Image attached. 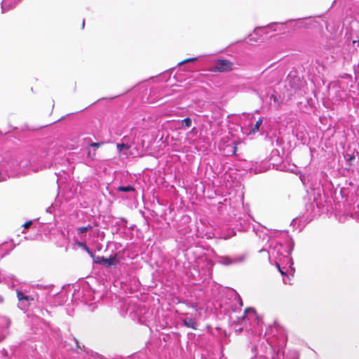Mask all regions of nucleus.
<instances>
[{
  "mask_svg": "<svg viewBox=\"0 0 359 359\" xmlns=\"http://www.w3.org/2000/svg\"><path fill=\"white\" fill-rule=\"evenodd\" d=\"M254 231H255V233L256 234L262 239L264 240L266 238H267L268 236H267V233H263L262 231H261L260 232L259 231V230L257 231L255 230V229L254 228Z\"/></svg>",
  "mask_w": 359,
  "mask_h": 359,
  "instance_id": "nucleus-20",
  "label": "nucleus"
},
{
  "mask_svg": "<svg viewBox=\"0 0 359 359\" xmlns=\"http://www.w3.org/2000/svg\"><path fill=\"white\" fill-rule=\"evenodd\" d=\"M233 63L229 60H218L214 66V69L218 72H226L232 69Z\"/></svg>",
  "mask_w": 359,
  "mask_h": 359,
  "instance_id": "nucleus-6",
  "label": "nucleus"
},
{
  "mask_svg": "<svg viewBox=\"0 0 359 359\" xmlns=\"http://www.w3.org/2000/svg\"><path fill=\"white\" fill-rule=\"evenodd\" d=\"M79 245L81 246H83V248L86 249V252H88V253H89L92 257H94V255H93V252L90 250L88 247L85 243H79Z\"/></svg>",
  "mask_w": 359,
  "mask_h": 359,
  "instance_id": "nucleus-23",
  "label": "nucleus"
},
{
  "mask_svg": "<svg viewBox=\"0 0 359 359\" xmlns=\"http://www.w3.org/2000/svg\"><path fill=\"white\" fill-rule=\"evenodd\" d=\"M52 209H53V205L47 208H46V212H48V213H52V212H53Z\"/></svg>",
  "mask_w": 359,
  "mask_h": 359,
  "instance_id": "nucleus-32",
  "label": "nucleus"
},
{
  "mask_svg": "<svg viewBox=\"0 0 359 359\" xmlns=\"http://www.w3.org/2000/svg\"><path fill=\"white\" fill-rule=\"evenodd\" d=\"M93 226L90 224L86 226H80L76 229L78 233H83L86 232L87 231L91 229Z\"/></svg>",
  "mask_w": 359,
  "mask_h": 359,
  "instance_id": "nucleus-16",
  "label": "nucleus"
},
{
  "mask_svg": "<svg viewBox=\"0 0 359 359\" xmlns=\"http://www.w3.org/2000/svg\"><path fill=\"white\" fill-rule=\"evenodd\" d=\"M265 170H266V169H262V168L258 169L257 168H255L254 172H255V173H259V172H264Z\"/></svg>",
  "mask_w": 359,
  "mask_h": 359,
  "instance_id": "nucleus-30",
  "label": "nucleus"
},
{
  "mask_svg": "<svg viewBox=\"0 0 359 359\" xmlns=\"http://www.w3.org/2000/svg\"><path fill=\"white\" fill-rule=\"evenodd\" d=\"M236 299L237 302L238 303L239 306L241 307L243 306V301H242L241 297L238 294H237Z\"/></svg>",
  "mask_w": 359,
  "mask_h": 359,
  "instance_id": "nucleus-24",
  "label": "nucleus"
},
{
  "mask_svg": "<svg viewBox=\"0 0 359 359\" xmlns=\"http://www.w3.org/2000/svg\"><path fill=\"white\" fill-rule=\"evenodd\" d=\"M276 267L278 268V271H280V273L282 274V275H285L286 274V272L283 271V269L281 268L280 265L281 264H285L286 265V262H278L277 260L276 262H274Z\"/></svg>",
  "mask_w": 359,
  "mask_h": 359,
  "instance_id": "nucleus-18",
  "label": "nucleus"
},
{
  "mask_svg": "<svg viewBox=\"0 0 359 359\" xmlns=\"http://www.w3.org/2000/svg\"><path fill=\"white\" fill-rule=\"evenodd\" d=\"M11 325V320L5 316L0 317V325L4 328H8Z\"/></svg>",
  "mask_w": 359,
  "mask_h": 359,
  "instance_id": "nucleus-15",
  "label": "nucleus"
},
{
  "mask_svg": "<svg viewBox=\"0 0 359 359\" xmlns=\"http://www.w3.org/2000/svg\"><path fill=\"white\" fill-rule=\"evenodd\" d=\"M248 313H252V314H255V310L253 308H252V307L246 308V309H245V312H244V314H243V318H245V316H246Z\"/></svg>",
  "mask_w": 359,
  "mask_h": 359,
  "instance_id": "nucleus-21",
  "label": "nucleus"
},
{
  "mask_svg": "<svg viewBox=\"0 0 359 359\" xmlns=\"http://www.w3.org/2000/svg\"><path fill=\"white\" fill-rule=\"evenodd\" d=\"M252 35H250V41H252Z\"/></svg>",
  "mask_w": 359,
  "mask_h": 359,
  "instance_id": "nucleus-37",
  "label": "nucleus"
},
{
  "mask_svg": "<svg viewBox=\"0 0 359 359\" xmlns=\"http://www.w3.org/2000/svg\"><path fill=\"white\" fill-rule=\"evenodd\" d=\"M262 122H263L262 118H259L256 121L255 124L253 126H252L249 133H252V134H255V133H257L259 130V126L262 125Z\"/></svg>",
  "mask_w": 359,
  "mask_h": 359,
  "instance_id": "nucleus-13",
  "label": "nucleus"
},
{
  "mask_svg": "<svg viewBox=\"0 0 359 359\" xmlns=\"http://www.w3.org/2000/svg\"><path fill=\"white\" fill-rule=\"evenodd\" d=\"M293 249V243L292 241H287L285 245L276 239L270 240L269 250L267 251L269 260L272 264V262L276 260L280 262H286L291 269L293 264V261L290 257L291 252ZM266 252V250L262 249L259 252Z\"/></svg>",
  "mask_w": 359,
  "mask_h": 359,
  "instance_id": "nucleus-1",
  "label": "nucleus"
},
{
  "mask_svg": "<svg viewBox=\"0 0 359 359\" xmlns=\"http://www.w3.org/2000/svg\"><path fill=\"white\" fill-rule=\"evenodd\" d=\"M274 25H276V23L271 24L270 27H271V26H273Z\"/></svg>",
  "mask_w": 359,
  "mask_h": 359,
  "instance_id": "nucleus-38",
  "label": "nucleus"
},
{
  "mask_svg": "<svg viewBox=\"0 0 359 359\" xmlns=\"http://www.w3.org/2000/svg\"><path fill=\"white\" fill-rule=\"evenodd\" d=\"M306 209V211L309 212V215L313 216L316 215L318 212V204L315 201L307 203Z\"/></svg>",
  "mask_w": 359,
  "mask_h": 359,
  "instance_id": "nucleus-9",
  "label": "nucleus"
},
{
  "mask_svg": "<svg viewBox=\"0 0 359 359\" xmlns=\"http://www.w3.org/2000/svg\"><path fill=\"white\" fill-rule=\"evenodd\" d=\"M237 150L236 144L234 141H231L229 144H228L226 147L224 149V152L225 155L230 156L236 154Z\"/></svg>",
  "mask_w": 359,
  "mask_h": 359,
  "instance_id": "nucleus-8",
  "label": "nucleus"
},
{
  "mask_svg": "<svg viewBox=\"0 0 359 359\" xmlns=\"http://www.w3.org/2000/svg\"><path fill=\"white\" fill-rule=\"evenodd\" d=\"M196 60H197V57L188 58V59H186V60H184L183 61L180 62L178 63V65L180 66V65H184V64L187 63V62L196 61Z\"/></svg>",
  "mask_w": 359,
  "mask_h": 359,
  "instance_id": "nucleus-22",
  "label": "nucleus"
},
{
  "mask_svg": "<svg viewBox=\"0 0 359 359\" xmlns=\"http://www.w3.org/2000/svg\"><path fill=\"white\" fill-rule=\"evenodd\" d=\"M5 278L4 275L0 271V282Z\"/></svg>",
  "mask_w": 359,
  "mask_h": 359,
  "instance_id": "nucleus-34",
  "label": "nucleus"
},
{
  "mask_svg": "<svg viewBox=\"0 0 359 359\" xmlns=\"http://www.w3.org/2000/svg\"><path fill=\"white\" fill-rule=\"evenodd\" d=\"M234 217H235V219L238 220L240 222V224H241V221L243 219L242 217L238 215L237 214L234 213Z\"/></svg>",
  "mask_w": 359,
  "mask_h": 359,
  "instance_id": "nucleus-27",
  "label": "nucleus"
},
{
  "mask_svg": "<svg viewBox=\"0 0 359 359\" xmlns=\"http://www.w3.org/2000/svg\"><path fill=\"white\" fill-rule=\"evenodd\" d=\"M266 29V27L257 28L255 29L254 32H255V34H258L259 32H261L264 29Z\"/></svg>",
  "mask_w": 359,
  "mask_h": 359,
  "instance_id": "nucleus-29",
  "label": "nucleus"
},
{
  "mask_svg": "<svg viewBox=\"0 0 359 359\" xmlns=\"http://www.w3.org/2000/svg\"><path fill=\"white\" fill-rule=\"evenodd\" d=\"M83 301L86 303L88 302H90L91 300L94 299L93 298H91V296L93 295V292L90 288H86L83 289Z\"/></svg>",
  "mask_w": 359,
  "mask_h": 359,
  "instance_id": "nucleus-11",
  "label": "nucleus"
},
{
  "mask_svg": "<svg viewBox=\"0 0 359 359\" xmlns=\"http://www.w3.org/2000/svg\"><path fill=\"white\" fill-rule=\"evenodd\" d=\"M351 217L354 219L358 223H359V214L358 213H354L351 215Z\"/></svg>",
  "mask_w": 359,
  "mask_h": 359,
  "instance_id": "nucleus-25",
  "label": "nucleus"
},
{
  "mask_svg": "<svg viewBox=\"0 0 359 359\" xmlns=\"http://www.w3.org/2000/svg\"><path fill=\"white\" fill-rule=\"evenodd\" d=\"M278 358H279V353H278V354H277V358H275V357H273V358H272V359H278Z\"/></svg>",
  "mask_w": 359,
  "mask_h": 359,
  "instance_id": "nucleus-35",
  "label": "nucleus"
},
{
  "mask_svg": "<svg viewBox=\"0 0 359 359\" xmlns=\"http://www.w3.org/2000/svg\"><path fill=\"white\" fill-rule=\"evenodd\" d=\"M116 147H117V150L118 152H121L123 149L128 150L130 148V147L128 144H124V143H121V144L118 143L116 144Z\"/></svg>",
  "mask_w": 359,
  "mask_h": 359,
  "instance_id": "nucleus-17",
  "label": "nucleus"
},
{
  "mask_svg": "<svg viewBox=\"0 0 359 359\" xmlns=\"http://www.w3.org/2000/svg\"><path fill=\"white\" fill-rule=\"evenodd\" d=\"M32 221H28L23 224V227L28 228L32 225Z\"/></svg>",
  "mask_w": 359,
  "mask_h": 359,
  "instance_id": "nucleus-28",
  "label": "nucleus"
},
{
  "mask_svg": "<svg viewBox=\"0 0 359 359\" xmlns=\"http://www.w3.org/2000/svg\"><path fill=\"white\" fill-rule=\"evenodd\" d=\"M245 259L244 255H234L231 256H219L217 257L219 264L224 266L237 264L243 262Z\"/></svg>",
  "mask_w": 359,
  "mask_h": 359,
  "instance_id": "nucleus-4",
  "label": "nucleus"
},
{
  "mask_svg": "<svg viewBox=\"0 0 359 359\" xmlns=\"http://www.w3.org/2000/svg\"><path fill=\"white\" fill-rule=\"evenodd\" d=\"M270 164L273 165V168L276 167V170H279L281 171H289L291 172H294L296 170V167L293 165L292 168H287L284 163H280L282 161V158L279 154V151L278 149L272 150L271 153V156L269 158Z\"/></svg>",
  "mask_w": 359,
  "mask_h": 359,
  "instance_id": "nucleus-3",
  "label": "nucleus"
},
{
  "mask_svg": "<svg viewBox=\"0 0 359 359\" xmlns=\"http://www.w3.org/2000/svg\"><path fill=\"white\" fill-rule=\"evenodd\" d=\"M43 288L46 290V289H48V287L45 286V287H43Z\"/></svg>",
  "mask_w": 359,
  "mask_h": 359,
  "instance_id": "nucleus-39",
  "label": "nucleus"
},
{
  "mask_svg": "<svg viewBox=\"0 0 359 359\" xmlns=\"http://www.w3.org/2000/svg\"><path fill=\"white\" fill-rule=\"evenodd\" d=\"M108 165V163L107 161H100L97 163L95 165V170L97 172L103 171L104 172L107 170V167Z\"/></svg>",
  "mask_w": 359,
  "mask_h": 359,
  "instance_id": "nucleus-12",
  "label": "nucleus"
},
{
  "mask_svg": "<svg viewBox=\"0 0 359 359\" xmlns=\"http://www.w3.org/2000/svg\"><path fill=\"white\" fill-rule=\"evenodd\" d=\"M10 0H3L1 3V11L2 13H5L9 11L11 8H13L16 4L17 1H15L14 3H9Z\"/></svg>",
  "mask_w": 359,
  "mask_h": 359,
  "instance_id": "nucleus-10",
  "label": "nucleus"
},
{
  "mask_svg": "<svg viewBox=\"0 0 359 359\" xmlns=\"http://www.w3.org/2000/svg\"><path fill=\"white\" fill-rule=\"evenodd\" d=\"M16 294L18 300V306L22 311H27L31 304L35 300L39 301V297L37 294L29 295L27 294L26 291L20 289L16 290Z\"/></svg>",
  "mask_w": 359,
  "mask_h": 359,
  "instance_id": "nucleus-2",
  "label": "nucleus"
},
{
  "mask_svg": "<svg viewBox=\"0 0 359 359\" xmlns=\"http://www.w3.org/2000/svg\"><path fill=\"white\" fill-rule=\"evenodd\" d=\"M117 190L118 191H121V192H133L135 191V189L132 185H127V186H119L117 188Z\"/></svg>",
  "mask_w": 359,
  "mask_h": 359,
  "instance_id": "nucleus-14",
  "label": "nucleus"
},
{
  "mask_svg": "<svg viewBox=\"0 0 359 359\" xmlns=\"http://www.w3.org/2000/svg\"><path fill=\"white\" fill-rule=\"evenodd\" d=\"M87 155H88V157H90V158L93 159L95 154L92 155L91 151L90 149H88Z\"/></svg>",
  "mask_w": 359,
  "mask_h": 359,
  "instance_id": "nucleus-31",
  "label": "nucleus"
},
{
  "mask_svg": "<svg viewBox=\"0 0 359 359\" xmlns=\"http://www.w3.org/2000/svg\"><path fill=\"white\" fill-rule=\"evenodd\" d=\"M182 315L185 316L184 318H181V321L184 325L193 330H197L198 325L196 319L192 316H189L188 313H182Z\"/></svg>",
  "mask_w": 359,
  "mask_h": 359,
  "instance_id": "nucleus-7",
  "label": "nucleus"
},
{
  "mask_svg": "<svg viewBox=\"0 0 359 359\" xmlns=\"http://www.w3.org/2000/svg\"><path fill=\"white\" fill-rule=\"evenodd\" d=\"M74 341H75V343H76V347H77V348H79V349H81V346H80V345H79V341H78V340H77L76 339H75V338H74Z\"/></svg>",
  "mask_w": 359,
  "mask_h": 359,
  "instance_id": "nucleus-33",
  "label": "nucleus"
},
{
  "mask_svg": "<svg viewBox=\"0 0 359 359\" xmlns=\"http://www.w3.org/2000/svg\"><path fill=\"white\" fill-rule=\"evenodd\" d=\"M94 262L96 264L104 265L107 267H110L111 266H116L118 262L116 259V256L109 257V258H106L103 256H96L94 257Z\"/></svg>",
  "mask_w": 359,
  "mask_h": 359,
  "instance_id": "nucleus-5",
  "label": "nucleus"
},
{
  "mask_svg": "<svg viewBox=\"0 0 359 359\" xmlns=\"http://www.w3.org/2000/svg\"><path fill=\"white\" fill-rule=\"evenodd\" d=\"M182 124L186 127L189 128L191 126V119L189 117H187L184 118L182 121Z\"/></svg>",
  "mask_w": 359,
  "mask_h": 359,
  "instance_id": "nucleus-19",
  "label": "nucleus"
},
{
  "mask_svg": "<svg viewBox=\"0 0 359 359\" xmlns=\"http://www.w3.org/2000/svg\"><path fill=\"white\" fill-rule=\"evenodd\" d=\"M101 144L102 143H99V142H92V143H90V146L93 147L97 148V147H99L100 146Z\"/></svg>",
  "mask_w": 359,
  "mask_h": 359,
  "instance_id": "nucleus-26",
  "label": "nucleus"
},
{
  "mask_svg": "<svg viewBox=\"0 0 359 359\" xmlns=\"http://www.w3.org/2000/svg\"><path fill=\"white\" fill-rule=\"evenodd\" d=\"M84 25H85V21L83 20V23H82V27H83V28L84 27Z\"/></svg>",
  "mask_w": 359,
  "mask_h": 359,
  "instance_id": "nucleus-36",
  "label": "nucleus"
}]
</instances>
